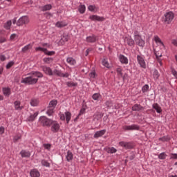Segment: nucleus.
I'll list each match as a JSON object with an SVG mask.
<instances>
[{
  "label": "nucleus",
  "instance_id": "nucleus-1",
  "mask_svg": "<svg viewBox=\"0 0 177 177\" xmlns=\"http://www.w3.org/2000/svg\"><path fill=\"white\" fill-rule=\"evenodd\" d=\"M44 75L42 72H39V71H33L28 73V77L26 78H22V84H28V85H35L38 82V78H42Z\"/></svg>",
  "mask_w": 177,
  "mask_h": 177
},
{
  "label": "nucleus",
  "instance_id": "nucleus-2",
  "mask_svg": "<svg viewBox=\"0 0 177 177\" xmlns=\"http://www.w3.org/2000/svg\"><path fill=\"white\" fill-rule=\"evenodd\" d=\"M134 41L136 44H138V46H140L141 47H144L145 44V41L142 39L138 30H135L134 32Z\"/></svg>",
  "mask_w": 177,
  "mask_h": 177
},
{
  "label": "nucleus",
  "instance_id": "nucleus-3",
  "mask_svg": "<svg viewBox=\"0 0 177 177\" xmlns=\"http://www.w3.org/2000/svg\"><path fill=\"white\" fill-rule=\"evenodd\" d=\"M42 46H44V47H36L35 50L37 52L41 50V52H44V53L48 56H53V55H55V51H48L47 48H45L46 46H49L48 43H43Z\"/></svg>",
  "mask_w": 177,
  "mask_h": 177
},
{
  "label": "nucleus",
  "instance_id": "nucleus-4",
  "mask_svg": "<svg viewBox=\"0 0 177 177\" xmlns=\"http://www.w3.org/2000/svg\"><path fill=\"white\" fill-rule=\"evenodd\" d=\"M57 104V100H52L51 102H50L49 106H48V109L46 111V114H48V115L50 116V115H52V114H53L54 110Z\"/></svg>",
  "mask_w": 177,
  "mask_h": 177
},
{
  "label": "nucleus",
  "instance_id": "nucleus-5",
  "mask_svg": "<svg viewBox=\"0 0 177 177\" xmlns=\"http://www.w3.org/2000/svg\"><path fill=\"white\" fill-rule=\"evenodd\" d=\"M174 12H172V11H168L165 14L162 19L164 22H166V24H170L174 19Z\"/></svg>",
  "mask_w": 177,
  "mask_h": 177
},
{
  "label": "nucleus",
  "instance_id": "nucleus-6",
  "mask_svg": "<svg viewBox=\"0 0 177 177\" xmlns=\"http://www.w3.org/2000/svg\"><path fill=\"white\" fill-rule=\"evenodd\" d=\"M50 125H51V131L53 133L59 132L60 129V125L57 121H53L50 120Z\"/></svg>",
  "mask_w": 177,
  "mask_h": 177
},
{
  "label": "nucleus",
  "instance_id": "nucleus-7",
  "mask_svg": "<svg viewBox=\"0 0 177 177\" xmlns=\"http://www.w3.org/2000/svg\"><path fill=\"white\" fill-rule=\"evenodd\" d=\"M39 122L44 127H50L51 120L47 118V117L42 116L39 118Z\"/></svg>",
  "mask_w": 177,
  "mask_h": 177
},
{
  "label": "nucleus",
  "instance_id": "nucleus-8",
  "mask_svg": "<svg viewBox=\"0 0 177 177\" xmlns=\"http://www.w3.org/2000/svg\"><path fill=\"white\" fill-rule=\"evenodd\" d=\"M137 61L142 68H146L147 64L143 55H137Z\"/></svg>",
  "mask_w": 177,
  "mask_h": 177
},
{
  "label": "nucleus",
  "instance_id": "nucleus-9",
  "mask_svg": "<svg viewBox=\"0 0 177 177\" xmlns=\"http://www.w3.org/2000/svg\"><path fill=\"white\" fill-rule=\"evenodd\" d=\"M28 22H30V19L28 17L27 15H24L23 17H21L18 19L17 24L18 26H21V25L28 24Z\"/></svg>",
  "mask_w": 177,
  "mask_h": 177
},
{
  "label": "nucleus",
  "instance_id": "nucleus-10",
  "mask_svg": "<svg viewBox=\"0 0 177 177\" xmlns=\"http://www.w3.org/2000/svg\"><path fill=\"white\" fill-rule=\"evenodd\" d=\"M57 75L58 77H63L68 78L69 77V73H62V71H59V69H54L53 71V75Z\"/></svg>",
  "mask_w": 177,
  "mask_h": 177
},
{
  "label": "nucleus",
  "instance_id": "nucleus-11",
  "mask_svg": "<svg viewBox=\"0 0 177 177\" xmlns=\"http://www.w3.org/2000/svg\"><path fill=\"white\" fill-rule=\"evenodd\" d=\"M124 131H139L140 127L138 125H126L123 127Z\"/></svg>",
  "mask_w": 177,
  "mask_h": 177
},
{
  "label": "nucleus",
  "instance_id": "nucleus-12",
  "mask_svg": "<svg viewBox=\"0 0 177 177\" xmlns=\"http://www.w3.org/2000/svg\"><path fill=\"white\" fill-rule=\"evenodd\" d=\"M42 70L48 75H53V72L50 66H42Z\"/></svg>",
  "mask_w": 177,
  "mask_h": 177
},
{
  "label": "nucleus",
  "instance_id": "nucleus-13",
  "mask_svg": "<svg viewBox=\"0 0 177 177\" xmlns=\"http://www.w3.org/2000/svg\"><path fill=\"white\" fill-rule=\"evenodd\" d=\"M119 145L120 146H121L122 147H124L125 149H132L133 147L131 143L127 142H120Z\"/></svg>",
  "mask_w": 177,
  "mask_h": 177
},
{
  "label": "nucleus",
  "instance_id": "nucleus-14",
  "mask_svg": "<svg viewBox=\"0 0 177 177\" xmlns=\"http://www.w3.org/2000/svg\"><path fill=\"white\" fill-rule=\"evenodd\" d=\"M119 59L120 63H122V64H128L129 63V59L127 57H125V55H122V54H120V55H119Z\"/></svg>",
  "mask_w": 177,
  "mask_h": 177
},
{
  "label": "nucleus",
  "instance_id": "nucleus-15",
  "mask_svg": "<svg viewBox=\"0 0 177 177\" xmlns=\"http://www.w3.org/2000/svg\"><path fill=\"white\" fill-rule=\"evenodd\" d=\"M30 175L31 177H39L41 174L38 169H31Z\"/></svg>",
  "mask_w": 177,
  "mask_h": 177
},
{
  "label": "nucleus",
  "instance_id": "nucleus-16",
  "mask_svg": "<svg viewBox=\"0 0 177 177\" xmlns=\"http://www.w3.org/2000/svg\"><path fill=\"white\" fill-rule=\"evenodd\" d=\"M106 129H103L102 131H97L94 134V138L95 139H97L98 138H100L101 136H103V135H104L106 133Z\"/></svg>",
  "mask_w": 177,
  "mask_h": 177
},
{
  "label": "nucleus",
  "instance_id": "nucleus-17",
  "mask_svg": "<svg viewBox=\"0 0 177 177\" xmlns=\"http://www.w3.org/2000/svg\"><path fill=\"white\" fill-rule=\"evenodd\" d=\"M97 37L95 35H92L91 36H87L86 38V41H88V43H95L96 41Z\"/></svg>",
  "mask_w": 177,
  "mask_h": 177
},
{
  "label": "nucleus",
  "instance_id": "nucleus-18",
  "mask_svg": "<svg viewBox=\"0 0 177 177\" xmlns=\"http://www.w3.org/2000/svg\"><path fill=\"white\" fill-rule=\"evenodd\" d=\"M153 109L156 110V113L158 114L162 113V109H161L160 106L158 103H154L152 106Z\"/></svg>",
  "mask_w": 177,
  "mask_h": 177
},
{
  "label": "nucleus",
  "instance_id": "nucleus-19",
  "mask_svg": "<svg viewBox=\"0 0 177 177\" xmlns=\"http://www.w3.org/2000/svg\"><path fill=\"white\" fill-rule=\"evenodd\" d=\"M90 19L93 21H104V17H100L99 15H90Z\"/></svg>",
  "mask_w": 177,
  "mask_h": 177
},
{
  "label": "nucleus",
  "instance_id": "nucleus-20",
  "mask_svg": "<svg viewBox=\"0 0 177 177\" xmlns=\"http://www.w3.org/2000/svg\"><path fill=\"white\" fill-rule=\"evenodd\" d=\"M66 62L68 64H70V66H75L76 64V59L73 58V57H68Z\"/></svg>",
  "mask_w": 177,
  "mask_h": 177
},
{
  "label": "nucleus",
  "instance_id": "nucleus-21",
  "mask_svg": "<svg viewBox=\"0 0 177 177\" xmlns=\"http://www.w3.org/2000/svg\"><path fill=\"white\" fill-rule=\"evenodd\" d=\"M32 44H26L22 48L21 52H23V53H26V52H28V50H30V49H32Z\"/></svg>",
  "mask_w": 177,
  "mask_h": 177
},
{
  "label": "nucleus",
  "instance_id": "nucleus-22",
  "mask_svg": "<svg viewBox=\"0 0 177 177\" xmlns=\"http://www.w3.org/2000/svg\"><path fill=\"white\" fill-rule=\"evenodd\" d=\"M15 109V110H22L23 109V106L21 104V102H19L17 100L14 103Z\"/></svg>",
  "mask_w": 177,
  "mask_h": 177
},
{
  "label": "nucleus",
  "instance_id": "nucleus-23",
  "mask_svg": "<svg viewBox=\"0 0 177 177\" xmlns=\"http://www.w3.org/2000/svg\"><path fill=\"white\" fill-rule=\"evenodd\" d=\"M21 157L28 158L30 157L31 153L30 151H27L26 150H22L20 153Z\"/></svg>",
  "mask_w": 177,
  "mask_h": 177
},
{
  "label": "nucleus",
  "instance_id": "nucleus-24",
  "mask_svg": "<svg viewBox=\"0 0 177 177\" xmlns=\"http://www.w3.org/2000/svg\"><path fill=\"white\" fill-rule=\"evenodd\" d=\"M133 111H140L141 110H143V107L140 106V104H135L132 107Z\"/></svg>",
  "mask_w": 177,
  "mask_h": 177
},
{
  "label": "nucleus",
  "instance_id": "nucleus-25",
  "mask_svg": "<svg viewBox=\"0 0 177 177\" xmlns=\"http://www.w3.org/2000/svg\"><path fill=\"white\" fill-rule=\"evenodd\" d=\"M3 93L5 96H10L11 95V89L10 88H3Z\"/></svg>",
  "mask_w": 177,
  "mask_h": 177
},
{
  "label": "nucleus",
  "instance_id": "nucleus-26",
  "mask_svg": "<svg viewBox=\"0 0 177 177\" xmlns=\"http://www.w3.org/2000/svg\"><path fill=\"white\" fill-rule=\"evenodd\" d=\"M102 66H104V67H106V68H111V65H110L107 58H104L102 59Z\"/></svg>",
  "mask_w": 177,
  "mask_h": 177
},
{
  "label": "nucleus",
  "instance_id": "nucleus-27",
  "mask_svg": "<svg viewBox=\"0 0 177 177\" xmlns=\"http://www.w3.org/2000/svg\"><path fill=\"white\" fill-rule=\"evenodd\" d=\"M55 25L57 28H63L64 26H66L67 24L64 21H58Z\"/></svg>",
  "mask_w": 177,
  "mask_h": 177
},
{
  "label": "nucleus",
  "instance_id": "nucleus-28",
  "mask_svg": "<svg viewBox=\"0 0 177 177\" xmlns=\"http://www.w3.org/2000/svg\"><path fill=\"white\" fill-rule=\"evenodd\" d=\"M43 62L46 63V64H50V63L53 62V58H52V57H45V58H43Z\"/></svg>",
  "mask_w": 177,
  "mask_h": 177
},
{
  "label": "nucleus",
  "instance_id": "nucleus-29",
  "mask_svg": "<svg viewBox=\"0 0 177 177\" xmlns=\"http://www.w3.org/2000/svg\"><path fill=\"white\" fill-rule=\"evenodd\" d=\"M92 97L93 100H96L97 102H99V100L102 99V95H100V93H94Z\"/></svg>",
  "mask_w": 177,
  "mask_h": 177
},
{
  "label": "nucleus",
  "instance_id": "nucleus-30",
  "mask_svg": "<svg viewBox=\"0 0 177 177\" xmlns=\"http://www.w3.org/2000/svg\"><path fill=\"white\" fill-rule=\"evenodd\" d=\"M39 103V100H38V99H32L30 100V105L32 106L33 107L38 106Z\"/></svg>",
  "mask_w": 177,
  "mask_h": 177
},
{
  "label": "nucleus",
  "instance_id": "nucleus-31",
  "mask_svg": "<svg viewBox=\"0 0 177 177\" xmlns=\"http://www.w3.org/2000/svg\"><path fill=\"white\" fill-rule=\"evenodd\" d=\"M65 118L66 120L67 124H68L71 119V113L66 111L65 113Z\"/></svg>",
  "mask_w": 177,
  "mask_h": 177
},
{
  "label": "nucleus",
  "instance_id": "nucleus-32",
  "mask_svg": "<svg viewBox=\"0 0 177 177\" xmlns=\"http://www.w3.org/2000/svg\"><path fill=\"white\" fill-rule=\"evenodd\" d=\"M126 41H127V44H129V46H133V44L135 43V40H133V39H132V37H127Z\"/></svg>",
  "mask_w": 177,
  "mask_h": 177
},
{
  "label": "nucleus",
  "instance_id": "nucleus-33",
  "mask_svg": "<svg viewBox=\"0 0 177 177\" xmlns=\"http://www.w3.org/2000/svg\"><path fill=\"white\" fill-rule=\"evenodd\" d=\"M78 10L80 11V12H81V14H84V12H85L86 11L85 4H80V6H79Z\"/></svg>",
  "mask_w": 177,
  "mask_h": 177
},
{
  "label": "nucleus",
  "instance_id": "nucleus-34",
  "mask_svg": "<svg viewBox=\"0 0 177 177\" xmlns=\"http://www.w3.org/2000/svg\"><path fill=\"white\" fill-rule=\"evenodd\" d=\"M116 73L119 77H123L122 69L121 66H118V68H116Z\"/></svg>",
  "mask_w": 177,
  "mask_h": 177
},
{
  "label": "nucleus",
  "instance_id": "nucleus-35",
  "mask_svg": "<svg viewBox=\"0 0 177 177\" xmlns=\"http://www.w3.org/2000/svg\"><path fill=\"white\" fill-rule=\"evenodd\" d=\"M73 154L71 151H70V150L68 151L67 153V156H66V160L67 161H71V160H73Z\"/></svg>",
  "mask_w": 177,
  "mask_h": 177
},
{
  "label": "nucleus",
  "instance_id": "nucleus-36",
  "mask_svg": "<svg viewBox=\"0 0 177 177\" xmlns=\"http://www.w3.org/2000/svg\"><path fill=\"white\" fill-rule=\"evenodd\" d=\"M88 8L90 11H93L94 12H96L98 10L97 7L96 6H94L93 4H91L88 6Z\"/></svg>",
  "mask_w": 177,
  "mask_h": 177
},
{
  "label": "nucleus",
  "instance_id": "nucleus-37",
  "mask_svg": "<svg viewBox=\"0 0 177 177\" xmlns=\"http://www.w3.org/2000/svg\"><path fill=\"white\" fill-rule=\"evenodd\" d=\"M37 116H38V113H35L34 114H32L31 115H30V117L28 118V121H34Z\"/></svg>",
  "mask_w": 177,
  "mask_h": 177
},
{
  "label": "nucleus",
  "instance_id": "nucleus-38",
  "mask_svg": "<svg viewBox=\"0 0 177 177\" xmlns=\"http://www.w3.org/2000/svg\"><path fill=\"white\" fill-rule=\"evenodd\" d=\"M50 8H52L51 4H46V6H44V7H42L43 11H46L47 10H50Z\"/></svg>",
  "mask_w": 177,
  "mask_h": 177
},
{
  "label": "nucleus",
  "instance_id": "nucleus-39",
  "mask_svg": "<svg viewBox=\"0 0 177 177\" xmlns=\"http://www.w3.org/2000/svg\"><path fill=\"white\" fill-rule=\"evenodd\" d=\"M12 25V21L10 20V21H8L5 25H4V27L6 28V29H10V26Z\"/></svg>",
  "mask_w": 177,
  "mask_h": 177
},
{
  "label": "nucleus",
  "instance_id": "nucleus-40",
  "mask_svg": "<svg viewBox=\"0 0 177 177\" xmlns=\"http://www.w3.org/2000/svg\"><path fill=\"white\" fill-rule=\"evenodd\" d=\"M167 154L165 153H160V154H159L158 156V158H160V160H165V158H167Z\"/></svg>",
  "mask_w": 177,
  "mask_h": 177
},
{
  "label": "nucleus",
  "instance_id": "nucleus-41",
  "mask_svg": "<svg viewBox=\"0 0 177 177\" xmlns=\"http://www.w3.org/2000/svg\"><path fill=\"white\" fill-rule=\"evenodd\" d=\"M149 89V85H144L142 88V91L143 93H145L146 92H148Z\"/></svg>",
  "mask_w": 177,
  "mask_h": 177
},
{
  "label": "nucleus",
  "instance_id": "nucleus-42",
  "mask_svg": "<svg viewBox=\"0 0 177 177\" xmlns=\"http://www.w3.org/2000/svg\"><path fill=\"white\" fill-rule=\"evenodd\" d=\"M154 40L156 43H160V44L164 45V43L162 41L161 39H160L159 36H155Z\"/></svg>",
  "mask_w": 177,
  "mask_h": 177
},
{
  "label": "nucleus",
  "instance_id": "nucleus-43",
  "mask_svg": "<svg viewBox=\"0 0 177 177\" xmlns=\"http://www.w3.org/2000/svg\"><path fill=\"white\" fill-rule=\"evenodd\" d=\"M15 62L14 61H10V62H8L7 65H6V68H8V70H9V68H11V67H12V66H14Z\"/></svg>",
  "mask_w": 177,
  "mask_h": 177
},
{
  "label": "nucleus",
  "instance_id": "nucleus-44",
  "mask_svg": "<svg viewBox=\"0 0 177 177\" xmlns=\"http://www.w3.org/2000/svg\"><path fill=\"white\" fill-rule=\"evenodd\" d=\"M41 165L44 167H50V164L49 162H48V161H46V160H41Z\"/></svg>",
  "mask_w": 177,
  "mask_h": 177
},
{
  "label": "nucleus",
  "instance_id": "nucleus-45",
  "mask_svg": "<svg viewBox=\"0 0 177 177\" xmlns=\"http://www.w3.org/2000/svg\"><path fill=\"white\" fill-rule=\"evenodd\" d=\"M171 74H173L174 77L175 78H176V80H177V71H176V69H175V68H171Z\"/></svg>",
  "mask_w": 177,
  "mask_h": 177
},
{
  "label": "nucleus",
  "instance_id": "nucleus-46",
  "mask_svg": "<svg viewBox=\"0 0 177 177\" xmlns=\"http://www.w3.org/2000/svg\"><path fill=\"white\" fill-rule=\"evenodd\" d=\"M161 56H162V54H160V55H158V54L156 55V59H157L159 64L160 66H162V61H161V59H160V57H161Z\"/></svg>",
  "mask_w": 177,
  "mask_h": 177
},
{
  "label": "nucleus",
  "instance_id": "nucleus-47",
  "mask_svg": "<svg viewBox=\"0 0 177 177\" xmlns=\"http://www.w3.org/2000/svg\"><path fill=\"white\" fill-rule=\"evenodd\" d=\"M116 151H117V149H115V147H110L109 149H108V153H116Z\"/></svg>",
  "mask_w": 177,
  "mask_h": 177
},
{
  "label": "nucleus",
  "instance_id": "nucleus-48",
  "mask_svg": "<svg viewBox=\"0 0 177 177\" xmlns=\"http://www.w3.org/2000/svg\"><path fill=\"white\" fill-rule=\"evenodd\" d=\"M20 139H21V135H17L16 136L14 137L13 141L14 142H17Z\"/></svg>",
  "mask_w": 177,
  "mask_h": 177
},
{
  "label": "nucleus",
  "instance_id": "nucleus-49",
  "mask_svg": "<svg viewBox=\"0 0 177 177\" xmlns=\"http://www.w3.org/2000/svg\"><path fill=\"white\" fill-rule=\"evenodd\" d=\"M96 72L95 71H92V72L90 73V78H95Z\"/></svg>",
  "mask_w": 177,
  "mask_h": 177
},
{
  "label": "nucleus",
  "instance_id": "nucleus-50",
  "mask_svg": "<svg viewBox=\"0 0 177 177\" xmlns=\"http://www.w3.org/2000/svg\"><path fill=\"white\" fill-rule=\"evenodd\" d=\"M44 149H46V150H50V149H51V145H50V144H44Z\"/></svg>",
  "mask_w": 177,
  "mask_h": 177
},
{
  "label": "nucleus",
  "instance_id": "nucleus-51",
  "mask_svg": "<svg viewBox=\"0 0 177 177\" xmlns=\"http://www.w3.org/2000/svg\"><path fill=\"white\" fill-rule=\"evenodd\" d=\"M153 77H154V78H156V79H158L160 77V75L158 73V71H154Z\"/></svg>",
  "mask_w": 177,
  "mask_h": 177
},
{
  "label": "nucleus",
  "instance_id": "nucleus-52",
  "mask_svg": "<svg viewBox=\"0 0 177 177\" xmlns=\"http://www.w3.org/2000/svg\"><path fill=\"white\" fill-rule=\"evenodd\" d=\"M169 139L168 138H166L164 136L163 138H160L159 140H161L162 142H167Z\"/></svg>",
  "mask_w": 177,
  "mask_h": 177
},
{
  "label": "nucleus",
  "instance_id": "nucleus-53",
  "mask_svg": "<svg viewBox=\"0 0 177 177\" xmlns=\"http://www.w3.org/2000/svg\"><path fill=\"white\" fill-rule=\"evenodd\" d=\"M68 86H77V84H75L74 82H67Z\"/></svg>",
  "mask_w": 177,
  "mask_h": 177
},
{
  "label": "nucleus",
  "instance_id": "nucleus-54",
  "mask_svg": "<svg viewBox=\"0 0 177 177\" xmlns=\"http://www.w3.org/2000/svg\"><path fill=\"white\" fill-rule=\"evenodd\" d=\"M5 132V128L4 127H0V135H3Z\"/></svg>",
  "mask_w": 177,
  "mask_h": 177
},
{
  "label": "nucleus",
  "instance_id": "nucleus-55",
  "mask_svg": "<svg viewBox=\"0 0 177 177\" xmlns=\"http://www.w3.org/2000/svg\"><path fill=\"white\" fill-rule=\"evenodd\" d=\"M0 60L1 62H5V60H6V55H0Z\"/></svg>",
  "mask_w": 177,
  "mask_h": 177
},
{
  "label": "nucleus",
  "instance_id": "nucleus-56",
  "mask_svg": "<svg viewBox=\"0 0 177 177\" xmlns=\"http://www.w3.org/2000/svg\"><path fill=\"white\" fill-rule=\"evenodd\" d=\"M85 111H86V109L84 108L81 109L79 115H82V114H84Z\"/></svg>",
  "mask_w": 177,
  "mask_h": 177
},
{
  "label": "nucleus",
  "instance_id": "nucleus-57",
  "mask_svg": "<svg viewBox=\"0 0 177 177\" xmlns=\"http://www.w3.org/2000/svg\"><path fill=\"white\" fill-rule=\"evenodd\" d=\"M5 41H6V37H0V43H4Z\"/></svg>",
  "mask_w": 177,
  "mask_h": 177
},
{
  "label": "nucleus",
  "instance_id": "nucleus-58",
  "mask_svg": "<svg viewBox=\"0 0 177 177\" xmlns=\"http://www.w3.org/2000/svg\"><path fill=\"white\" fill-rule=\"evenodd\" d=\"M60 119L62 120V121H64L66 120V114H61L60 115Z\"/></svg>",
  "mask_w": 177,
  "mask_h": 177
},
{
  "label": "nucleus",
  "instance_id": "nucleus-59",
  "mask_svg": "<svg viewBox=\"0 0 177 177\" xmlns=\"http://www.w3.org/2000/svg\"><path fill=\"white\" fill-rule=\"evenodd\" d=\"M92 48H87L86 50V56H88V55H89L90 52H91Z\"/></svg>",
  "mask_w": 177,
  "mask_h": 177
},
{
  "label": "nucleus",
  "instance_id": "nucleus-60",
  "mask_svg": "<svg viewBox=\"0 0 177 177\" xmlns=\"http://www.w3.org/2000/svg\"><path fill=\"white\" fill-rule=\"evenodd\" d=\"M171 43H172L174 46H177V39H173Z\"/></svg>",
  "mask_w": 177,
  "mask_h": 177
},
{
  "label": "nucleus",
  "instance_id": "nucleus-61",
  "mask_svg": "<svg viewBox=\"0 0 177 177\" xmlns=\"http://www.w3.org/2000/svg\"><path fill=\"white\" fill-rule=\"evenodd\" d=\"M45 15L46 18H50V17H52V14H50V12H46Z\"/></svg>",
  "mask_w": 177,
  "mask_h": 177
},
{
  "label": "nucleus",
  "instance_id": "nucleus-62",
  "mask_svg": "<svg viewBox=\"0 0 177 177\" xmlns=\"http://www.w3.org/2000/svg\"><path fill=\"white\" fill-rule=\"evenodd\" d=\"M171 158L177 159V154H171Z\"/></svg>",
  "mask_w": 177,
  "mask_h": 177
},
{
  "label": "nucleus",
  "instance_id": "nucleus-63",
  "mask_svg": "<svg viewBox=\"0 0 177 177\" xmlns=\"http://www.w3.org/2000/svg\"><path fill=\"white\" fill-rule=\"evenodd\" d=\"M16 36H17L16 33H12L10 35V39H15L16 37Z\"/></svg>",
  "mask_w": 177,
  "mask_h": 177
},
{
  "label": "nucleus",
  "instance_id": "nucleus-64",
  "mask_svg": "<svg viewBox=\"0 0 177 177\" xmlns=\"http://www.w3.org/2000/svg\"><path fill=\"white\" fill-rule=\"evenodd\" d=\"M169 177H177V175H171V176Z\"/></svg>",
  "mask_w": 177,
  "mask_h": 177
}]
</instances>
